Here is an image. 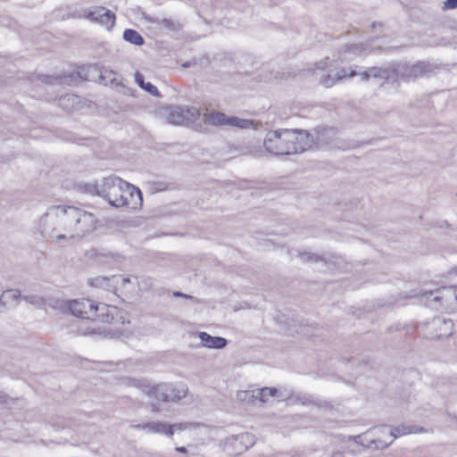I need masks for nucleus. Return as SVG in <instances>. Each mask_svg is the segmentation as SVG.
<instances>
[{
  "instance_id": "obj_1",
  "label": "nucleus",
  "mask_w": 457,
  "mask_h": 457,
  "mask_svg": "<svg viewBox=\"0 0 457 457\" xmlns=\"http://www.w3.org/2000/svg\"><path fill=\"white\" fill-rule=\"evenodd\" d=\"M101 226L98 218L77 206H51L40 220L44 237L55 241L80 240Z\"/></svg>"
},
{
  "instance_id": "obj_2",
  "label": "nucleus",
  "mask_w": 457,
  "mask_h": 457,
  "mask_svg": "<svg viewBox=\"0 0 457 457\" xmlns=\"http://www.w3.org/2000/svg\"><path fill=\"white\" fill-rule=\"evenodd\" d=\"M91 321H80L76 333L79 336L89 337L93 339L112 338V331L104 326L96 324L99 321L104 324L122 325L129 324L127 312L113 305L93 301Z\"/></svg>"
},
{
  "instance_id": "obj_3",
  "label": "nucleus",
  "mask_w": 457,
  "mask_h": 457,
  "mask_svg": "<svg viewBox=\"0 0 457 457\" xmlns=\"http://www.w3.org/2000/svg\"><path fill=\"white\" fill-rule=\"evenodd\" d=\"M312 145L309 134L303 130L283 129L267 133L265 149L275 155H289L302 153Z\"/></svg>"
},
{
  "instance_id": "obj_4",
  "label": "nucleus",
  "mask_w": 457,
  "mask_h": 457,
  "mask_svg": "<svg viewBox=\"0 0 457 457\" xmlns=\"http://www.w3.org/2000/svg\"><path fill=\"white\" fill-rule=\"evenodd\" d=\"M420 299L429 308L437 312H457V287H444L435 290L414 288L409 292H401L395 301Z\"/></svg>"
},
{
  "instance_id": "obj_5",
  "label": "nucleus",
  "mask_w": 457,
  "mask_h": 457,
  "mask_svg": "<svg viewBox=\"0 0 457 457\" xmlns=\"http://www.w3.org/2000/svg\"><path fill=\"white\" fill-rule=\"evenodd\" d=\"M128 195H130L131 199L135 198V204L142 202V192L135 186L116 176H109L103 179L100 196L112 206L116 208L125 206L128 204Z\"/></svg>"
},
{
  "instance_id": "obj_6",
  "label": "nucleus",
  "mask_w": 457,
  "mask_h": 457,
  "mask_svg": "<svg viewBox=\"0 0 457 457\" xmlns=\"http://www.w3.org/2000/svg\"><path fill=\"white\" fill-rule=\"evenodd\" d=\"M433 69V65L428 62H418L415 64H410L406 62H390L391 79L393 81H398L399 79L405 81L413 80L427 75Z\"/></svg>"
},
{
  "instance_id": "obj_7",
  "label": "nucleus",
  "mask_w": 457,
  "mask_h": 457,
  "mask_svg": "<svg viewBox=\"0 0 457 457\" xmlns=\"http://www.w3.org/2000/svg\"><path fill=\"white\" fill-rule=\"evenodd\" d=\"M328 58L327 57L315 63V68L313 70L314 75L318 78L319 83L327 88L333 87L337 82L342 81L347 78H353L358 74L352 67H342L333 75L330 70L328 71Z\"/></svg>"
},
{
  "instance_id": "obj_8",
  "label": "nucleus",
  "mask_w": 457,
  "mask_h": 457,
  "mask_svg": "<svg viewBox=\"0 0 457 457\" xmlns=\"http://www.w3.org/2000/svg\"><path fill=\"white\" fill-rule=\"evenodd\" d=\"M422 330L428 340H445L453 334V323L444 317H435L423 325Z\"/></svg>"
},
{
  "instance_id": "obj_9",
  "label": "nucleus",
  "mask_w": 457,
  "mask_h": 457,
  "mask_svg": "<svg viewBox=\"0 0 457 457\" xmlns=\"http://www.w3.org/2000/svg\"><path fill=\"white\" fill-rule=\"evenodd\" d=\"M146 395L160 402H177L187 395L186 386H175L171 384H160L149 387L145 391Z\"/></svg>"
},
{
  "instance_id": "obj_10",
  "label": "nucleus",
  "mask_w": 457,
  "mask_h": 457,
  "mask_svg": "<svg viewBox=\"0 0 457 457\" xmlns=\"http://www.w3.org/2000/svg\"><path fill=\"white\" fill-rule=\"evenodd\" d=\"M201 115L196 107L171 106L167 109L166 120L173 125H190L195 122Z\"/></svg>"
},
{
  "instance_id": "obj_11",
  "label": "nucleus",
  "mask_w": 457,
  "mask_h": 457,
  "mask_svg": "<svg viewBox=\"0 0 457 457\" xmlns=\"http://www.w3.org/2000/svg\"><path fill=\"white\" fill-rule=\"evenodd\" d=\"M93 300L81 298L78 300H70L63 302L62 308L63 312L73 316L80 317L84 320L89 321L92 316Z\"/></svg>"
},
{
  "instance_id": "obj_12",
  "label": "nucleus",
  "mask_w": 457,
  "mask_h": 457,
  "mask_svg": "<svg viewBox=\"0 0 457 457\" xmlns=\"http://www.w3.org/2000/svg\"><path fill=\"white\" fill-rule=\"evenodd\" d=\"M84 17L92 22L105 27L108 30H111L116 22L114 12L103 6H96L92 10H85Z\"/></svg>"
},
{
  "instance_id": "obj_13",
  "label": "nucleus",
  "mask_w": 457,
  "mask_h": 457,
  "mask_svg": "<svg viewBox=\"0 0 457 457\" xmlns=\"http://www.w3.org/2000/svg\"><path fill=\"white\" fill-rule=\"evenodd\" d=\"M22 295L18 289L4 290L0 295V306L4 309H12L18 304Z\"/></svg>"
},
{
  "instance_id": "obj_14",
  "label": "nucleus",
  "mask_w": 457,
  "mask_h": 457,
  "mask_svg": "<svg viewBox=\"0 0 457 457\" xmlns=\"http://www.w3.org/2000/svg\"><path fill=\"white\" fill-rule=\"evenodd\" d=\"M136 428L148 430L153 433H162L165 435H168L170 436H172L174 434V427L175 426H169L165 423L157 421V422H146L144 424H138L134 426Z\"/></svg>"
},
{
  "instance_id": "obj_15",
  "label": "nucleus",
  "mask_w": 457,
  "mask_h": 457,
  "mask_svg": "<svg viewBox=\"0 0 457 457\" xmlns=\"http://www.w3.org/2000/svg\"><path fill=\"white\" fill-rule=\"evenodd\" d=\"M204 120L213 126L228 125V118L225 113L220 112H206L204 113Z\"/></svg>"
},
{
  "instance_id": "obj_16",
  "label": "nucleus",
  "mask_w": 457,
  "mask_h": 457,
  "mask_svg": "<svg viewBox=\"0 0 457 457\" xmlns=\"http://www.w3.org/2000/svg\"><path fill=\"white\" fill-rule=\"evenodd\" d=\"M426 431L424 428L418 426L399 425L392 428L391 436L394 438H397L404 435L424 433Z\"/></svg>"
},
{
  "instance_id": "obj_17",
  "label": "nucleus",
  "mask_w": 457,
  "mask_h": 457,
  "mask_svg": "<svg viewBox=\"0 0 457 457\" xmlns=\"http://www.w3.org/2000/svg\"><path fill=\"white\" fill-rule=\"evenodd\" d=\"M79 104V97L73 94L62 96L58 100V104L66 112L73 111Z\"/></svg>"
},
{
  "instance_id": "obj_18",
  "label": "nucleus",
  "mask_w": 457,
  "mask_h": 457,
  "mask_svg": "<svg viewBox=\"0 0 457 457\" xmlns=\"http://www.w3.org/2000/svg\"><path fill=\"white\" fill-rule=\"evenodd\" d=\"M120 277L112 276V278L109 277H104V276H98L93 278H90L88 280V283L91 287H104L107 290H112V285L110 284L111 281L115 280L116 283L118 282V279H120Z\"/></svg>"
},
{
  "instance_id": "obj_19",
  "label": "nucleus",
  "mask_w": 457,
  "mask_h": 457,
  "mask_svg": "<svg viewBox=\"0 0 457 457\" xmlns=\"http://www.w3.org/2000/svg\"><path fill=\"white\" fill-rule=\"evenodd\" d=\"M122 37L125 41L135 46H139L145 44L144 37L137 31L132 29H125Z\"/></svg>"
},
{
  "instance_id": "obj_20",
  "label": "nucleus",
  "mask_w": 457,
  "mask_h": 457,
  "mask_svg": "<svg viewBox=\"0 0 457 457\" xmlns=\"http://www.w3.org/2000/svg\"><path fill=\"white\" fill-rule=\"evenodd\" d=\"M135 81L141 88L148 92L150 95L154 96H159V91L157 87L150 82H145L143 74H141L140 72L135 73Z\"/></svg>"
},
{
  "instance_id": "obj_21",
  "label": "nucleus",
  "mask_w": 457,
  "mask_h": 457,
  "mask_svg": "<svg viewBox=\"0 0 457 457\" xmlns=\"http://www.w3.org/2000/svg\"><path fill=\"white\" fill-rule=\"evenodd\" d=\"M370 75L374 79H380L385 80L391 79L390 63L386 67L373 66L370 67Z\"/></svg>"
},
{
  "instance_id": "obj_22",
  "label": "nucleus",
  "mask_w": 457,
  "mask_h": 457,
  "mask_svg": "<svg viewBox=\"0 0 457 457\" xmlns=\"http://www.w3.org/2000/svg\"><path fill=\"white\" fill-rule=\"evenodd\" d=\"M199 338L203 343H228L227 339L221 337H212L206 332L192 333L190 339Z\"/></svg>"
},
{
  "instance_id": "obj_23",
  "label": "nucleus",
  "mask_w": 457,
  "mask_h": 457,
  "mask_svg": "<svg viewBox=\"0 0 457 457\" xmlns=\"http://www.w3.org/2000/svg\"><path fill=\"white\" fill-rule=\"evenodd\" d=\"M79 189L86 194H89L92 195H99L101 190V184L98 183H84L79 184Z\"/></svg>"
},
{
  "instance_id": "obj_24",
  "label": "nucleus",
  "mask_w": 457,
  "mask_h": 457,
  "mask_svg": "<svg viewBox=\"0 0 457 457\" xmlns=\"http://www.w3.org/2000/svg\"><path fill=\"white\" fill-rule=\"evenodd\" d=\"M368 49L366 44H352L346 45L342 48L340 54L353 53L354 55L361 54L362 52Z\"/></svg>"
},
{
  "instance_id": "obj_25",
  "label": "nucleus",
  "mask_w": 457,
  "mask_h": 457,
  "mask_svg": "<svg viewBox=\"0 0 457 457\" xmlns=\"http://www.w3.org/2000/svg\"><path fill=\"white\" fill-rule=\"evenodd\" d=\"M153 21L157 23L161 28H162L168 31H176V30H179L180 28L179 23L175 22L174 21H172L170 19L155 20Z\"/></svg>"
},
{
  "instance_id": "obj_26",
  "label": "nucleus",
  "mask_w": 457,
  "mask_h": 457,
  "mask_svg": "<svg viewBox=\"0 0 457 457\" xmlns=\"http://www.w3.org/2000/svg\"><path fill=\"white\" fill-rule=\"evenodd\" d=\"M278 390L274 387H263L260 390H258L257 395H255L256 398H259L260 401L262 403H265L268 401L269 397H273L277 395Z\"/></svg>"
},
{
  "instance_id": "obj_27",
  "label": "nucleus",
  "mask_w": 457,
  "mask_h": 457,
  "mask_svg": "<svg viewBox=\"0 0 457 457\" xmlns=\"http://www.w3.org/2000/svg\"><path fill=\"white\" fill-rule=\"evenodd\" d=\"M22 299L26 303L38 308L44 307L46 304V299L39 295H24L22 296Z\"/></svg>"
},
{
  "instance_id": "obj_28",
  "label": "nucleus",
  "mask_w": 457,
  "mask_h": 457,
  "mask_svg": "<svg viewBox=\"0 0 457 457\" xmlns=\"http://www.w3.org/2000/svg\"><path fill=\"white\" fill-rule=\"evenodd\" d=\"M251 121L248 120L239 119L237 117H229L228 125L237 128H249L251 125Z\"/></svg>"
},
{
  "instance_id": "obj_29",
  "label": "nucleus",
  "mask_w": 457,
  "mask_h": 457,
  "mask_svg": "<svg viewBox=\"0 0 457 457\" xmlns=\"http://www.w3.org/2000/svg\"><path fill=\"white\" fill-rule=\"evenodd\" d=\"M299 257L303 262H318V261H323V258L312 254L310 253H299Z\"/></svg>"
},
{
  "instance_id": "obj_30",
  "label": "nucleus",
  "mask_w": 457,
  "mask_h": 457,
  "mask_svg": "<svg viewBox=\"0 0 457 457\" xmlns=\"http://www.w3.org/2000/svg\"><path fill=\"white\" fill-rule=\"evenodd\" d=\"M243 442H246L249 445H253V436L251 434L246 433V434H243V435L237 436L235 439V445H237V443H243Z\"/></svg>"
},
{
  "instance_id": "obj_31",
  "label": "nucleus",
  "mask_w": 457,
  "mask_h": 457,
  "mask_svg": "<svg viewBox=\"0 0 457 457\" xmlns=\"http://www.w3.org/2000/svg\"><path fill=\"white\" fill-rule=\"evenodd\" d=\"M136 200L135 198L131 199L130 195H128V204L125 206H128L131 209H137L138 207H141L143 204V201L140 204H135Z\"/></svg>"
},
{
  "instance_id": "obj_32",
  "label": "nucleus",
  "mask_w": 457,
  "mask_h": 457,
  "mask_svg": "<svg viewBox=\"0 0 457 457\" xmlns=\"http://www.w3.org/2000/svg\"><path fill=\"white\" fill-rule=\"evenodd\" d=\"M39 79L42 82L46 83V84H53L54 82V80H57V79L51 77V76H47V75H41L39 77Z\"/></svg>"
},
{
  "instance_id": "obj_33",
  "label": "nucleus",
  "mask_w": 457,
  "mask_h": 457,
  "mask_svg": "<svg viewBox=\"0 0 457 457\" xmlns=\"http://www.w3.org/2000/svg\"><path fill=\"white\" fill-rule=\"evenodd\" d=\"M445 9H456L457 8V0H446L445 2Z\"/></svg>"
},
{
  "instance_id": "obj_34",
  "label": "nucleus",
  "mask_w": 457,
  "mask_h": 457,
  "mask_svg": "<svg viewBox=\"0 0 457 457\" xmlns=\"http://www.w3.org/2000/svg\"><path fill=\"white\" fill-rule=\"evenodd\" d=\"M436 227L438 228H451V225L447 220H441L436 222Z\"/></svg>"
},
{
  "instance_id": "obj_35",
  "label": "nucleus",
  "mask_w": 457,
  "mask_h": 457,
  "mask_svg": "<svg viewBox=\"0 0 457 457\" xmlns=\"http://www.w3.org/2000/svg\"><path fill=\"white\" fill-rule=\"evenodd\" d=\"M359 74H360L362 81H368L369 79L371 78V75H370V68H368L366 71H364Z\"/></svg>"
},
{
  "instance_id": "obj_36",
  "label": "nucleus",
  "mask_w": 457,
  "mask_h": 457,
  "mask_svg": "<svg viewBox=\"0 0 457 457\" xmlns=\"http://www.w3.org/2000/svg\"><path fill=\"white\" fill-rule=\"evenodd\" d=\"M173 295H174V297H183V298L191 299V300L195 299L194 296L179 292V291L174 292Z\"/></svg>"
},
{
  "instance_id": "obj_37",
  "label": "nucleus",
  "mask_w": 457,
  "mask_h": 457,
  "mask_svg": "<svg viewBox=\"0 0 457 457\" xmlns=\"http://www.w3.org/2000/svg\"><path fill=\"white\" fill-rule=\"evenodd\" d=\"M176 451L179 452V453H186L187 451V448L184 447V446H179V447H177L176 448Z\"/></svg>"
},
{
  "instance_id": "obj_38",
  "label": "nucleus",
  "mask_w": 457,
  "mask_h": 457,
  "mask_svg": "<svg viewBox=\"0 0 457 457\" xmlns=\"http://www.w3.org/2000/svg\"><path fill=\"white\" fill-rule=\"evenodd\" d=\"M206 345L209 346V347H213V348H222L226 345L219 344V345Z\"/></svg>"
},
{
  "instance_id": "obj_39",
  "label": "nucleus",
  "mask_w": 457,
  "mask_h": 457,
  "mask_svg": "<svg viewBox=\"0 0 457 457\" xmlns=\"http://www.w3.org/2000/svg\"><path fill=\"white\" fill-rule=\"evenodd\" d=\"M98 72H99V81H100V83H104V77L103 76L102 71H99Z\"/></svg>"
},
{
  "instance_id": "obj_40",
  "label": "nucleus",
  "mask_w": 457,
  "mask_h": 457,
  "mask_svg": "<svg viewBox=\"0 0 457 457\" xmlns=\"http://www.w3.org/2000/svg\"><path fill=\"white\" fill-rule=\"evenodd\" d=\"M152 411L154 412L159 411V408L155 404H152Z\"/></svg>"
},
{
  "instance_id": "obj_41",
  "label": "nucleus",
  "mask_w": 457,
  "mask_h": 457,
  "mask_svg": "<svg viewBox=\"0 0 457 457\" xmlns=\"http://www.w3.org/2000/svg\"><path fill=\"white\" fill-rule=\"evenodd\" d=\"M121 280H122L123 284L129 282V278H122Z\"/></svg>"
},
{
  "instance_id": "obj_42",
  "label": "nucleus",
  "mask_w": 457,
  "mask_h": 457,
  "mask_svg": "<svg viewBox=\"0 0 457 457\" xmlns=\"http://www.w3.org/2000/svg\"><path fill=\"white\" fill-rule=\"evenodd\" d=\"M115 333H121V329L120 328H116Z\"/></svg>"
},
{
  "instance_id": "obj_43",
  "label": "nucleus",
  "mask_w": 457,
  "mask_h": 457,
  "mask_svg": "<svg viewBox=\"0 0 457 457\" xmlns=\"http://www.w3.org/2000/svg\"><path fill=\"white\" fill-rule=\"evenodd\" d=\"M346 60H347V58H342L340 61L343 62H345Z\"/></svg>"
}]
</instances>
